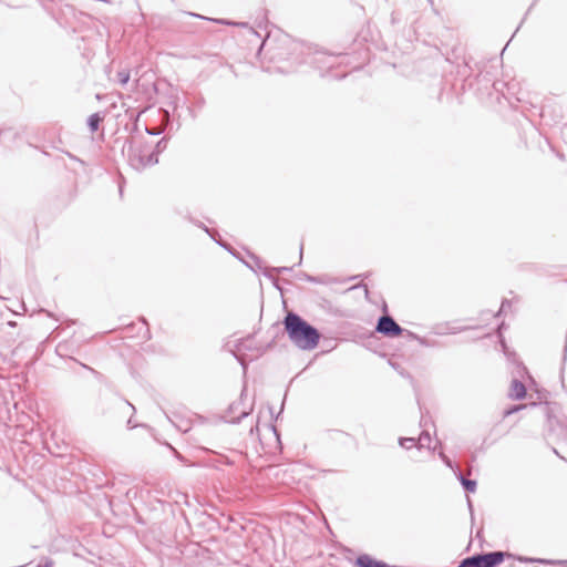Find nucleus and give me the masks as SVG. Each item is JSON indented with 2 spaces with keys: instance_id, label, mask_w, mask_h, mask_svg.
Returning a JSON list of instances; mask_svg holds the SVG:
<instances>
[{
  "instance_id": "f3484780",
  "label": "nucleus",
  "mask_w": 567,
  "mask_h": 567,
  "mask_svg": "<svg viewBox=\"0 0 567 567\" xmlns=\"http://www.w3.org/2000/svg\"><path fill=\"white\" fill-rule=\"evenodd\" d=\"M289 270H291V268H289V267L270 268V269H266V270L264 271V275H265L266 277L272 278V272L280 274V272L289 271Z\"/></svg>"
},
{
  "instance_id": "a211bd4d",
  "label": "nucleus",
  "mask_w": 567,
  "mask_h": 567,
  "mask_svg": "<svg viewBox=\"0 0 567 567\" xmlns=\"http://www.w3.org/2000/svg\"><path fill=\"white\" fill-rule=\"evenodd\" d=\"M164 415L165 417L167 419V421H169L171 423H173L179 431L184 432V433H187L192 430V427L188 425V423H185V424H175L172 419L168 416V414H166L164 412Z\"/></svg>"
},
{
  "instance_id": "b1692460",
  "label": "nucleus",
  "mask_w": 567,
  "mask_h": 567,
  "mask_svg": "<svg viewBox=\"0 0 567 567\" xmlns=\"http://www.w3.org/2000/svg\"><path fill=\"white\" fill-rule=\"evenodd\" d=\"M146 132L151 135H158L161 132L159 131H151V130H146Z\"/></svg>"
},
{
  "instance_id": "5701e85b",
  "label": "nucleus",
  "mask_w": 567,
  "mask_h": 567,
  "mask_svg": "<svg viewBox=\"0 0 567 567\" xmlns=\"http://www.w3.org/2000/svg\"><path fill=\"white\" fill-rule=\"evenodd\" d=\"M198 226L202 227L210 237H213L212 231L207 227H205L203 225H198Z\"/></svg>"
},
{
  "instance_id": "f257e3e1",
  "label": "nucleus",
  "mask_w": 567,
  "mask_h": 567,
  "mask_svg": "<svg viewBox=\"0 0 567 567\" xmlns=\"http://www.w3.org/2000/svg\"><path fill=\"white\" fill-rule=\"evenodd\" d=\"M284 327L289 340L301 350L315 349L320 340L317 328L295 312H288L284 318Z\"/></svg>"
},
{
  "instance_id": "423d86ee",
  "label": "nucleus",
  "mask_w": 567,
  "mask_h": 567,
  "mask_svg": "<svg viewBox=\"0 0 567 567\" xmlns=\"http://www.w3.org/2000/svg\"><path fill=\"white\" fill-rule=\"evenodd\" d=\"M375 331L385 337L393 338L400 336L403 329L391 316L384 315L378 319Z\"/></svg>"
},
{
  "instance_id": "412c9836",
  "label": "nucleus",
  "mask_w": 567,
  "mask_h": 567,
  "mask_svg": "<svg viewBox=\"0 0 567 567\" xmlns=\"http://www.w3.org/2000/svg\"><path fill=\"white\" fill-rule=\"evenodd\" d=\"M508 308H511V302L508 300H504L502 302V306H501L498 315L505 312L506 310H508Z\"/></svg>"
},
{
  "instance_id": "6e6552de",
  "label": "nucleus",
  "mask_w": 567,
  "mask_h": 567,
  "mask_svg": "<svg viewBox=\"0 0 567 567\" xmlns=\"http://www.w3.org/2000/svg\"><path fill=\"white\" fill-rule=\"evenodd\" d=\"M508 396L512 400H522L526 396V388L522 381L518 379H513L511 382V388L508 392Z\"/></svg>"
},
{
  "instance_id": "4be33fe9",
  "label": "nucleus",
  "mask_w": 567,
  "mask_h": 567,
  "mask_svg": "<svg viewBox=\"0 0 567 567\" xmlns=\"http://www.w3.org/2000/svg\"><path fill=\"white\" fill-rule=\"evenodd\" d=\"M53 561L51 559H45L43 563L39 564L38 567H52Z\"/></svg>"
},
{
  "instance_id": "7ed1b4c3",
  "label": "nucleus",
  "mask_w": 567,
  "mask_h": 567,
  "mask_svg": "<svg viewBox=\"0 0 567 567\" xmlns=\"http://www.w3.org/2000/svg\"><path fill=\"white\" fill-rule=\"evenodd\" d=\"M127 156L131 167L137 172H141L146 167L154 166L158 163L156 154L151 152V145L148 144H144L138 148H134L133 142H130Z\"/></svg>"
},
{
  "instance_id": "9b49d317",
  "label": "nucleus",
  "mask_w": 567,
  "mask_h": 567,
  "mask_svg": "<svg viewBox=\"0 0 567 567\" xmlns=\"http://www.w3.org/2000/svg\"><path fill=\"white\" fill-rule=\"evenodd\" d=\"M417 441V451L426 447L429 451H435L436 446L431 447V435L427 430H423L420 436L416 439Z\"/></svg>"
},
{
  "instance_id": "6ab92c4d",
  "label": "nucleus",
  "mask_w": 567,
  "mask_h": 567,
  "mask_svg": "<svg viewBox=\"0 0 567 567\" xmlns=\"http://www.w3.org/2000/svg\"><path fill=\"white\" fill-rule=\"evenodd\" d=\"M439 457L443 461V463L450 467L451 470H453L454 472L456 471L457 467L454 466V464L452 463L451 458L447 457L444 452H439Z\"/></svg>"
},
{
  "instance_id": "a878e982",
  "label": "nucleus",
  "mask_w": 567,
  "mask_h": 567,
  "mask_svg": "<svg viewBox=\"0 0 567 567\" xmlns=\"http://www.w3.org/2000/svg\"><path fill=\"white\" fill-rule=\"evenodd\" d=\"M435 333H436V334H441V336H442V334H445V333H447V332H446V331H443V330H439V331H436Z\"/></svg>"
},
{
  "instance_id": "1a4fd4ad",
  "label": "nucleus",
  "mask_w": 567,
  "mask_h": 567,
  "mask_svg": "<svg viewBox=\"0 0 567 567\" xmlns=\"http://www.w3.org/2000/svg\"><path fill=\"white\" fill-rule=\"evenodd\" d=\"M118 410L122 414H131L130 419L126 422V425L128 429H135L137 424H135L132 420L133 414L135 413V406L128 402L127 400H124L122 398L118 399Z\"/></svg>"
},
{
  "instance_id": "0eeeda50",
  "label": "nucleus",
  "mask_w": 567,
  "mask_h": 567,
  "mask_svg": "<svg viewBox=\"0 0 567 567\" xmlns=\"http://www.w3.org/2000/svg\"><path fill=\"white\" fill-rule=\"evenodd\" d=\"M244 395H245V389L243 390V392L240 394V400L238 402H234L229 405V409H228L229 414L238 413V416L230 417L229 422H231V423H238L241 419L246 417L251 412V406L250 408L244 406L245 405L244 404Z\"/></svg>"
},
{
  "instance_id": "dca6fc26",
  "label": "nucleus",
  "mask_w": 567,
  "mask_h": 567,
  "mask_svg": "<svg viewBox=\"0 0 567 567\" xmlns=\"http://www.w3.org/2000/svg\"><path fill=\"white\" fill-rule=\"evenodd\" d=\"M117 80L120 84L125 85L130 81V71L121 70L117 72Z\"/></svg>"
},
{
  "instance_id": "bb28decb",
  "label": "nucleus",
  "mask_w": 567,
  "mask_h": 567,
  "mask_svg": "<svg viewBox=\"0 0 567 567\" xmlns=\"http://www.w3.org/2000/svg\"><path fill=\"white\" fill-rule=\"evenodd\" d=\"M501 344H502L503 349L505 350V348H506V344H505V341H504V339H501Z\"/></svg>"
},
{
  "instance_id": "c756f323",
  "label": "nucleus",
  "mask_w": 567,
  "mask_h": 567,
  "mask_svg": "<svg viewBox=\"0 0 567 567\" xmlns=\"http://www.w3.org/2000/svg\"><path fill=\"white\" fill-rule=\"evenodd\" d=\"M420 342H421V344L427 346V343L423 339H420Z\"/></svg>"
},
{
  "instance_id": "ddd939ff",
  "label": "nucleus",
  "mask_w": 567,
  "mask_h": 567,
  "mask_svg": "<svg viewBox=\"0 0 567 567\" xmlns=\"http://www.w3.org/2000/svg\"><path fill=\"white\" fill-rule=\"evenodd\" d=\"M519 560L524 561V563H539L543 565H559V564L564 563L561 560H551V559H544V558H529V557L519 558Z\"/></svg>"
},
{
  "instance_id": "9d476101",
  "label": "nucleus",
  "mask_w": 567,
  "mask_h": 567,
  "mask_svg": "<svg viewBox=\"0 0 567 567\" xmlns=\"http://www.w3.org/2000/svg\"><path fill=\"white\" fill-rule=\"evenodd\" d=\"M455 475L466 492L474 493L476 491V481L464 477L460 468H456Z\"/></svg>"
},
{
  "instance_id": "aec40b11",
  "label": "nucleus",
  "mask_w": 567,
  "mask_h": 567,
  "mask_svg": "<svg viewBox=\"0 0 567 567\" xmlns=\"http://www.w3.org/2000/svg\"><path fill=\"white\" fill-rule=\"evenodd\" d=\"M526 405L525 404H518V405H513L511 406L509 409L505 410L504 412V416H508V415H512L523 409H525Z\"/></svg>"
},
{
  "instance_id": "393cba45",
  "label": "nucleus",
  "mask_w": 567,
  "mask_h": 567,
  "mask_svg": "<svg viewBox=\"0 0 567 567\" xmlns=\"http://www.w3.org/2000/svg\"><path fill=\"white\" fill-rule=\"evenodd\" d=\"M217 243L219 244V246L225 247L226 249H228L234 255V252L230 250V248L227 245H225V244H223L220 241H217Z\"/></svg>"
},
{
  "instance_id": "4468645a",
  "label": "nucleus",
  "mask_w": 567,
  "mask_h": 567,
  "mask_svg": "<svg viewBox=\"0 0 567 567\" xmlns=\"http://www.w3.org/2000/svg\"><path fill=\"white\" fill-rule=\"evenodd\" d=\"M399 444L405 450H411L413 447L417 449V441L415 437H400Z\"/></svg>"
},
{
  "instance_id": "39448f33",
  "label": "nucleus",
  "mask_w": 567,
  "mask_h": 567,
  "mask_svg": "<svg viewBox=\"0 0 567 567\" xmlns=\"http://www.w3.org/2000/svg\"><path fill=\"white\" fill-rule=\"evenodd\" d=\"M248 351H257V354L255 357H258L260 354L259 348L255 346V340L252 336H248L246 338L236 340L233 348H230V352L239 361L244 370H246L247 368V361L252 360V358H246V352Z\"/></svg>"
},
{
  "instance_id": "f03ea898",
  "label": "nucleus",
  "mask_w": 567,
  "mask_h": 567,
  "mask_svg": "<svg viewBox=\"0 0 567 567\" xmlns=\"http://www.w3.org/2000/svg\"><path fill=\"white\" fill-rule=\"evenodd\" d=\"M291 45L293 51L292 54L296 56H307L302 61L317 68L321 72V75H324L326 72L338 64L340 55L331 54L322 50H312L310 45L298 42H292Z\"/></svg>"
},
{
  "instance_id": "f8f14e48",
  "label": "nucleus",
  "mask_w": 567,
  "mask_h": 567,
  "mask_svg": "<svg viewBox=\"0 0 567 567\" xmlns=\"http://www.w3.org/2000/svg\"><path fill=\"white\" fill-rule=\"evenodd\" d=\"M104 120V115H102L101 113H93L89 116L87 118V126L90 128L91 132H95L99 130V126L101 124V122Z\"/></svg>"
},
{
  "instance_id": "20e7f679",
  "label": "nucleus",
  "mask_w": 567,
  "mask_h": 567,
  "mask_svg": "<svg viewBox=\"0 0 567 567\" xmlns=\"http://www.w3.org/2000/svg\"><path fill=\"white\" fill-rule=\"evenodd\" d=\"M503 551H489L475 554L464 558L457 567H496L504 560Z\"/></svg>"
},
{
  "instance_id": "2eb2a0df",
  "label": "nucleus",
  "mask_w": 567,
  "mask_h": 567,
  "mask_svg": "<svg viewBox=\"0 0 567 567\" xmlns=\"http://www.w3.org/2000/svg\"><path fill=\"white\" fill-rule=\"evenodd\" d=\"M166 146L167 140L163 137L154 146L151 145V152L156 154V157L158 158V155L166 148Z\"/></svg>"
},
{
  "instance_id": "cd10ccee",
  "label": "nucleus",
  "mask_w": 567,
  "mask_h": 567,
  "mask_svg": "<svg viewBox=\"0 0 567 567\" xmlns=\"http://www.w3.org/2000/svg\"><path fill=\"white\" fill-rule=\"evenodd\" d=\"M302 251H303V248L302 246L300 247V260L302 259Z\"/></svg>"
},
{
  "instance_id": "c85d7f7f",
  "label": "nucleus",
  "mask_w": 567,
  "mask_h": 567,
  "mask_svg": "<svg viewBox=\"0 0 567 567\" xmlns=\"http://www.w3.org/2000/svg\"><path fill=\"white\" fill-rule=\"evenodd\" d=\"M504 323H501L499 327H498V331H501L503 328H504Z\"/></svg>"
}]
</instances>
